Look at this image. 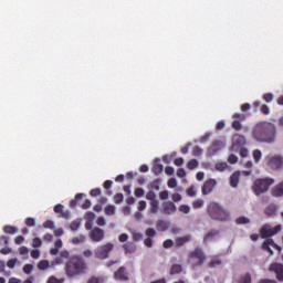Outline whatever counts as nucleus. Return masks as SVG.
Instances as JSON below:
<instances>
[{"label":"nucleus","mask_w":283,"mask_h":283,"mask_svg":"<svg viewBox=\"0 0 283 283\" xmlns=\"http://www.w3.org/2000/svg\"><path fill=\"white\" fill-rule=\"evenodd\" d=\"M224 148V143L220 140H216L212 143V145L208 148L209 156H216L218 151Z\"/></svg>","instance_id":"4468645a"},{"label":"nucleus","mask_w":283,"mask_h":283,"mask_svg":"<svg viewBox=\"0 0 283 283\" xmlns=\"http://www.w3.org/2000/svg\"><path fill=\"white\" fill-rule=\"evenodd\" d=\"M238 185H240V171H234L230 176V187L238 188Z\"/></svg>","instance_id":"6ab92c4d"},{"label":"nucleus","mask_w":283,"mask_h":283,"mask_svg":"<svg viewBox=\"0 0 283 283\" xmlns=\"http://www.w3.org/2000/svg\"><path fill=\"white\" fill-rule=\"evenodd\" d=\"M105 214L106 216H115L116 214V207L108 205L105 207Z\"/></svg>","instance_id":"a878e982"},{"label":"nucleus","mask_w":283,"mask_h":283,"mask_svg":"<svg viewBox=\"0 0 283 283\" xmlns=\"http://www.w3.org/2000/svg\"><path fill=\"white\" fill-rule=\"evenodd\" d=\"M146 199L147 200H150V202H155L156 201V192H154V191H148L147 193H146Z\"/></svg>","instance_id":"37998d69"},{"label":"nucleus","mask_w":283,"mask_h":283,"mask_svg":"<svg viewBox=\"0 0 283 283\" xmlns=\"http://www.w3.org/2000/svg\"><path fill=\"white\" fill-rule=\"evenodd\" d=\"M216 169L217 171H224V169H227V167H229V165L227 163H218L216 164Z\"/></svg>","instance_id":"58836bf2"},{"label":"nucleus","mask_w":283,"mask_h":283,"mask_svg":"<svg viewBox=\"0 0 283 283\" xmlns=\"http://www.w3.org/2000/svg\"><path fill=\"white\" fill-rule=\"evenodd\" d=\"M63 279H56L55 276H50L46 281V283H63Z\"/></svg>","instance_id":"8fccbe9b"},{"label":"nucleus","mask_w":283,"mask_h":283,"mask_svg":"<svg viewBox=\"0 0 283 283\" xmlns=\"http://www.w3.org/2000/svg\"><path fill=\"white\" fill-rule=\"evenodd\" d=\"M71 231H78V229H81V221L78 220H74L71 222Z\"/></svg>","instance_id":"72a5a7b5"},{"label":"nucleus","mask_w":283,"mask_h":283,"mask_svg":"<svg viewBox=\"0 0 283 283\" xmlns=\"http://www.w3.org/2000/svg\"><path fill=\"white\" fill-rule=\"evenodd\" d=\"M271 185H275V179H256L252 185V191H254L255 196H262V193H266V191H269Z\"/></svg>","instance_id":"20e7f679"},{"label":"nucleus","mask_w":283,"mask_h":283,"mask_svg":"<svg viewBox=\"0 0 283 283\" xmlns=\"http://www.w3.org/2000/svg\"><path fill=\"white\" fill-rule=\"evenodd\" d=\"M65 272L69 277H75V275H85L87 273V262L81 256H74L65 264Z\"/></svg>","instance_id":"f03ea898"},{"label":"nucleus","mask_w":283,"mask_h":283,"mask_svg":"<svg viewBox=\"0 0 283 283\" xmlns=\"http://www.w3.org/2000/svg\"><path fill=\"white\" fill-rule=\"evenodd\" d=\"M44 229H54V221L48 220L43 223Z\"/></svg>","instance_id":"680f3d73"},{"label":"nucleus","mask_w":283,"mask_h":283,"mask_svg":"<svg viewBox=\"0 0 283 283\" xmlns=\"http://www.w3.org/2000/svg\"><path fill=\"white\" fill-rule=\"evenodd\" d=\"M187 242H191V235H189V234L179 237L175 240L176 247H185V244H187Z\"/></svg>","instance_id":"aec40b11"},{"label":"nucleus","mask_w":283,"mask_h":283,"mask_svg":"<svg viewBox=\"0 0 283 283\" xmlns=\"http://www.w3.org/2000/svg\"><path fill=\"white\" fill-rule=\"evenodd\" d=\"M72 244H83V242H85V237L80 235V237H75L71 240Z\"/></svg>","instance_id":"f704fd0d"},{"label":"nucleus","mask_w":283,"mask_h":283,"mask_svg":"<svg viewBox=\"0 0 283 283\" xmlns=\"http://www.w3.org/2000/svg\"><path fill=\"white\" fill-rule=\"evenodd\" d=\"M177 186H178V181L176 180V178H170V179L168 180V187H169L170 189H176Z\"/></svg>","instance_id":"de8ad7c7"},{"label":"nucleus","mask_w":283,"mask_h":283,"mask_svg":"<svg viewBox=\"0 0 283 283\" xmlns=\"http://www.w3.org/2000/svg\"><path fill=\"white\" fill-rule=\"evenodd\" d=\"M193 209H202L205 207V200L202 199H197L192 202Z\"/></svg>","instance_id":"2f4dec72"},{"label":"nucleus","mask_w":283,"mask_h":283,"mask_svg":"<svg viewBox=\"0 0 283 283\" xmlns=\"http://www.w3.org/2000/svg\"><path fill=\"white\" fill-rule=\"evenodd\" d=\"M146 235H147V238H156V230L154 229V228H148V229H146Z\"/></svg>","instance_id":"79ce46f5"},{"label":"nucleus","mask_w":283,"mask_h":283,"mask_svg":"<svg viewBox=\"0 0 283 283\" xmlns=\"http://www.w3.org/2000/svg\"><path fill=\"white\" fill-rule=\"evenodd\" d=\"M263 101H265V103H271L273 101V94L272 93L264 94Z\"/></svg>","instance_id":"13d9d810"},{"label":"nucleus","mask_w":283,"mask_h":283,"mask_svg":"<svg viewBox=\"0 0 283 283\" xmlns=\"http://www.w3.org/2000/svg\"><path fill=\"white\" fill-rule=\"evenodd\" d=\"M34 269V265L33 264H25L23 266V272L27 274V275H30V273H32Z\"/></svg>","instance_id":"c03bdc74"},{"label":"nucleus","mask_w":283,"mask_h":283,"mask_svg":"<svg viewBox=\"0 0 283 283\" xmlns=\"http://www.w3.org/2000/svg\"><path fill=\"white\" fill-rule=\"evenodd\" d=\"M167 229H169L167 222L163 220L157 221V231H167Z\"/></svg>","instance_id":"c85d7f7f"},{"label":"nucleus","mask_w":283,"mask_h":283,"mask_svg":"<svg viewBox=\"0 0 283 283\" xmlns=\"http://www.w3.org/2000/svg\"><path fill=\"white\" fill-rule=\"evenodd\" d=\"M260 109L264 114V116H269L270 109H269V106L266 104H262Z\"/></svg>","instance_id":"6e6d98bb"},{"label":"nucleus","mask_w":283,"mask_h":283,"mask_svg":"<svg viewBox=\"0 0 283 283\" xmlns=\"http://www.w3.org/2000/svg\"><path fill=\"white\" fill-rule=\"evenodd\" d=\"M271 247H273V249H277L279 253L282 252V248H280V245H277L273 239H268L262 243L263 251H268L270 255H273V250H271Z\"/></svg>","instance_id":"9b49d317"},{"label":"nucleus","mask_w":283,"mask_h":283,"mask_svg":"<svg viewBox=\"0 0 283 283\" xmlns=\"http://www.w3.org/2000/svg\"><path fill=\"white\" fill-rule=\"evenodd\" d=\"M244 145H247L244 135L237 134L233 136V147H242Z\"/></svg>","instance_id":"f3484780"},{"label":"nucleus","mask_w":283,"mask_h":283,"mask_svg":"<svg viewBox=\"0 0 283 283\" xmlns=\"http://www.w3.org/2000/svg\"><path fill=\"white\" fill-rule=\"evenodd\" d=\"M280 231H282V224H277L274 228L270 224H264L260 230V235L263 240H268V238H273V235H277Z\"/></svg>","instance_id":"0eeeda50"},{"label":"nucleus","mask_w":283,"mask_h":283,"mask_svg":"<svg viewBox=\"0 0 283 283\" xmlns=\"http://www.w3.org/2000/svg\"><path fill=\"white\" fill-rule=\"evenodd\" d=\"M275 134V125L266 120L256 123L252 129V137L258 143H273Z\"/></svg>","instance_id":"f257e3e1"},{"label":"nucleus","mask_w":283,"mask_h":283,"mask_svg":"<svg viewBox=\"0 0 283 283\" xmlns=\"http://www.w3.org/2000/svg\"><path fill=\"white\" fill-rule=\"evenodd\" d=\"M232 129H235V132H240L242 129V123L234 119L232 122Z\"/></svg>","instance_id":"ea45409f"},{"label":"nucleus","mask_w":283,"mask_h":283,"mask_svg":"<svg viewBox=\"0 0 283 283\" xmlns=\"http://www.w3.org/2000/svg\"><path fill=\"white\" fill-rule=\"evenodd\" d=\"M135 196L136 198H143V196H145V190L143 188H136Z\"/></svg>","instance_id":"864d4df0"},{"label":"nucleus","mask_w":283,"mask_h":283,"mask_svg":"<svg viewBox=\"0 0 283 283\" xmlns=\"http://www.w3.org/2000/svg\"><path fill=\"white\" fill-rule=\"evenodd\" d=\"M124 196H123V193H116L115 196H114V202H115V205H120V202H123V200H124Z\"/></svg>","instance_id":"a19ab883"},{"label":"nucleus","mask_w":283,"mask_h":283,"mask_svg":"<svg viewBox=\"0 0 283 283\" xmlns=\"http://www.w3.org/2000/svg\"><path fill=\"white\" fill-rule=\"evenodd\" d=\"M85 218L88 222H94L96 214H94V212H86Z\"/></svg>","instance_id":"4d7b16f0"},{"label":"nucleus","mask_w":283,"mask_h":283,"mask_svg":"<svg viewBox=\"0 0 283 283\" xmlns=\"http://www.w3.org/2000/svg\"><path fill=\"white\" fill-rule=\"evenodd\" d=\"M237 224H250L251 223V219L247 218V217H239L235 220Z\"/></svg>","instance_id":"7c9ffc66"},{"label":"nucleus","mask_w":283,"mask_h":283,"mask_svg":"<svg viewBox=\"0 0 283 283\" xmlns=\"http://www.w3.org/2000/svg\"><path fill=\"white\" fill-rule=\"evenodd\" d=\"M207 213L211 220H217L218 222H229L231 218L229 210L224 209L220 203L216 201L208 203Z\"/></svg>","instance_id":"7ed1b4c3"},{"label":"nucleus","mask_w":283,"mask_h":283,"mask_svg":"<svg viewBox=\"0 0 283 283\" xmlns=\"http://www.w3.org/2000/svg\"><path fill=\"white\" fill-rule=\"evenodd\" d=\"M232 118H235L234 120H239L240 123H242V120H247V115L235 113L232 115Z\"/></svg>","instance_id":"4c0bfd02"},{"label":"nucleus","mask_w":283,"mask_h":283,"mask_svg":"<svg viewBox=\"0 0 283 283\" xmlns=\"http://www.w3.org/2000/svg\"><path fill=\"white\" fill-rule=\"evenodd\" d=\"M50 268V262L48 260H42L38 263V269L40 271H45L46 269Z\"/></svg>","instance_id":"bb28decb"},{"label":"nucleus","mask_w":283,"mask_h":283,"mask_svg":"<svg viewBox=\"0 0 283 283\" xmlns=\"http://www.w3.org/2000/svg\"><path fill=\"white\" fill-rule=\"evenodd\" d=\"M163 165L160 164V159H158L154 166H153V174H155V176H160V174H163Z\"/></svg>","instance_id":"5701e85b"},{"label":"nucleus","mask_w":283,"mask_h":283,"mask_svg":"<svg viewBox=\"0 0 283 283\" xmlns=\"http://www.w3.org/2000/svg\"><path fill=\"white\" fill-rule=\"evenodd\" d=\"M90 196H92V198H98V196H101V188L92 189Z\"/></svg>","instance_id":"49530a36"},{"label":"nucleus","mask_w":283,"mask_h":283,"mask_svg":"<svg viewBox=\"0 0 283 283\" xmlns=\"http://www.w3.org/2000/svg\"><path fill=\"white\" fill-rule=\"evenodd\" d=\"M252 156L254 158V163H258L262 159V151L260 149H255L253 150Z\"/></svg>","instance_id":"473e14b6"},{"label":"nucleus","mask_w":283,"mask_h":283,"mask_svg":"<svg viewBox=\"0 0 283 283\" xmlns=\"http://www.w3.org/2000/svg\"><path fill=\"white\" fill-rule=\"evenodd\" d=\"M179 211H180L181 213H189V211H191V208H190L188 205H181V206L179 207Z\"/></svg>","instance_id":"3c124183"},{"label":"nucleus","mask_w":283,"mask_h":283,"mask_svg":"<svg viewBox=\"0 0 283 283\" xmlns=\"http://www.w3.org/2000/svg\"><path fill=\"white\" fill-rule=\"evenodd\" d=\"M105 280L103 279V276H91L87 280V283H104Z\"/></svg>","instance_id":"c756f323"},{"label":"nucleus","mask_w":283,"mask_h":283,"mask_svg":"<svg viewBox=\"0 0 283 283\" xmlns=\"http://www.w3.org/2000/svg\"><path fill=\"white\" fill-rule=\"evenodd\" d=\"M78 200H83V193L75 195V198L70 201L71 209L76 208Z\"/></svg>","instance_id":"b1692460"},{"label":"nucleus","mask_w":283,"mask_h":283,"mask_svg":"<svg viewBox=\"0 0 283 283\" xmlns=\"http://www.w3.org/2000/svg\"><path fill=\"white\" fill-rule=\"evenodd\" d=\"M39 247H41V239L34 238L33 242H32V248L33 249H39Z\"/></svg>","instance_id":"e2e57ef3"},{"label":"nucleus","mask_w":283,"mask_h":283,"mask_svg":"<svg viewBox=\"0 0 283 283\" xmlns=\"http://www.w3.org/2000/svg\"><path fill=\"white\" fill-rule=\"evenodd\" d=\"M112 251H114V244L108 242L103 245H98L94 250V255L97 260H107L109 259Z\"/></svg>","instance_id":"423d86ee"},{"label":"nucleus","mask_w":283,"mask_h":283,"mask_svg":"<svg viewBox=\"0 0 283 283\" xmlns=\"http://www.w3.org/2000/svg\"><path fill=\"white\" fill-rule=\"evenodd\" d=\"M178 273H182V265L174 264L170 269V275H178Z\"/></svg>","instance_id":"393cba45"},{"label":"nucleus","mask_w":283,"mask_h":283,"mask_svg":"<svg viewBox=\"0 0 283 283\" xmlns=\"http://www.w3.org/2000/svg\"><path fill=\"white\" fill-rule=\"evenodd\" d=\"M264 214L266 218H275L277 216V205L275 203H270L265 209H264Z\"/></svg>","instance_id":"dca6fc26"},{"label":"nucleus","mask_w":283,"mask_h":283,"mask_svg":"<svg viewBox=\"0 0 283 283\" xmlns=\"http://www.w3.org/2000/svg\"><path fill=\"white\" fill-rule=\"evenodd\" d=\"M144 244H145V247H147L148 249H151V247H154V240H151V238H146L145 240H144Z\"/></svg>","instance_id":"5fc2aeb1"},{"label":"nucleus","mask_w":283,"mask_h":283,"mask_svg":"<svg viewBox=\"0 0 283 283\" xmlns=\"http://www.w3.org/2000/svg\"><path fill=\"white\" fill-rule=\"evenodd\" d=\"M178 178H185L187 176V171H185V168H179L177 170Z\"/></svg>","instance_id":"69168bd1"},{"label":"nucleus","mask_w":283,"mask_h":283,"mask_svg":"<svg viewBox=\"0 0 283 283\" xmlns=\"http://www.w3.org/2000/svg\"><path fill=\"white\" fill-rule=\"evenodd\" d=\"M205 260H207V255L205 254V251H202V249L200 248H196L189 253L188 262L192 269H196L197 266H202V264H205Z\"/></svg>","instance_id":"39448f33"},{"label":"nucleus","mask_w":283,"mask_h":283,"mask_svg":"<svg viewBox=\"0 0 283 283\" xmlns=\"http://www.w3.org/2000/svg\"><path fill=\"white\" fill-rule=\"evenodd\" d=\"M228 163H230V165H235V163H238V156L234 154L229 155Z\"/></svg>","instance_id":"603ef678"},{"label":"nucleus","mask_w":283,"mask_h":283,"mask_svg":"<svg viewBox=\"0 0 283 283\" xmlns=\"http://www.w3.org/2000/svg\"><path fill=\"white\" fill-rule=\"evenodd\" d=\"M240 283H251V274H245L241 277Z\"/></svg>","instance_id":"338daca9"},{"label":"nucleus","mask_w":283,"mask_h":283,"mask_svg":"<svg viewBox=\"0 0 283 283\" xmlns=\"http://www.w3.org/2000/svg\"><path fill=\"white\" fill-rule=\"evenodd\" d=\"M216 185H218V182L216 181V179H209L207 180L202 188H201V193L202 196H209V193H211L213 191V189L216 188Z\"/></svg>","instance_id":"f8f14e48"},{"label":"nucleus","mask_w":283,"mask_h":283,"mask_svg":"<svg viewBox=\"0 0 283 283\" xmlns=\"http://www.w3.org/2000/svg\"><path fill=\"white\" fill-rule=\"evenodd\" d=\"M171 200L174 202H180V200H182V196L180 193H172L171 195Z\"/></svg>","instance_id":"052dcab7"},{"label":"nucleus","mask_w":283,"mask_h":283,"mask_svg":"<svg viewBox=\"0 0 283 283\" xmlns=\"http://www.w3.org/2000/svg\"><path fill=\"white\" fill-rule=\"evenodd\" d=\"M176 211H177V208L175 202L166 201L163 203V212L166 216H171L172 213H176Z\"/></svg>","instance_id":"2eb2a0df"},{"label":"nucleus","mask_w":283,"mask_h":283,"mask_svg":"<svg viewBox=\"0 0 283 283\" xmlns=\"http://www.w3.org/2000/svg\"><path fill=\"white\" fill-rule=\"evenodd\" d=\"M4 233H8L9 235H14L17 233V227L14 226H6L3 228Z\"/></svg>","instance_id":"cd10ccee"},{"label":"nucleus","mask_w":283,"mask_h":283,"mask_svg":"<svg viewBox=\"0 0 283 283\" xmlns=\"http://www.w3.org/2000/svg\"><path fill=\"white\" fill-rule=\"evenodd\" d=\"M271 193L274 198H282L283 196V181L274 186L271 190Z\"/></svg>","instance_id":"a211bd4d"},{"label":"nucleus","mask_w":283,"mask_h":283,"mask_svg":"<svg viewBox=\"0 0 283 283\" xmlns=\"http://www.w3.org/2000/svg\"><path fill=\"white\" fill-rule=\"evenodd\" d=\"M188 169L193 170L198 167V160L197 159H190L187 164Z\"/></svg>","instance_id":"c9c22d12"},{"label":"nucleus","mask_w":283,"mask_h":283,"mask_svg":"<svg viewBox=\"0 0 283 283\" xmlns=\"http://www.w3.org/2000/svg\"><path fill=\"white\" fill-rule=\"evenodd\" d=\"M19 262L18 259H10L8 262H7V266L8 269H14V266H17V263Z\"/></svg>","instance_id":"a18cd8bd"},{"label":"nucleus","mask_w":283,"mask_h":283,"mask_svg":"<svg viewBox=\"0 0 283 283\" xmlns=\"http://www.w3.org/2000/svg\"><path fill=\"white\" fill-rule=\"evenodd\" d=\"M202 155V148L196 146L192 149V156H201Z\"/></svg>","instance_id":"bf43d9fd"},{"label":"nucleus","mask_w":283,"mask_h":283,"mask_svg":"<svg viewBox=\"0 0 283 283\" xmlns=\"http://www.w3.org/2000/svg\"><path fill=\"white\" fill-rule=\"evenodd\" d=\"M133 240L135 242H139V240H143V234L140 232H134L133 233Z\"/></svg>","instance_id":"0e129e2a"},{"label":"nucleus","mask_w":283,"mask_h":283,"mask_svg":"<svg viewBox=\"0 0 283 283\" xmlns=\"http://www.w3.org/2000/svg\"><path fill=\"white\" fill-rule=\"evenodd\" d=\"M88 235L92 242H103V240L105 239V230L95 227Z\"/></svg>","instance_id":"9d476101"},{"label":"nucleus","mask_w":283,"mask_h":283,"mask_svg":"<svg viewBox=\"0 0 283 283\" xmlns=\"http://www.w3.org/2000/svg\"><path fill=\"white\" fill-rule=\"evenodd\" d=\"M114 280L117 282H129V272H127V268L119 266L113 274Z\"/></svg>","instance_id":"1a4fd4ad"},{"label":"nucleus","mask_w":283,"mask_h":283,"mask_svg":"<svg viewBox=\"0 0 283 283\" xmlns=\"http://www.w3.org/2000/svg\"><path fill=\"white\" fill-rule=\"evenodd\" d=\"M150 213H158V200L150 201Z\"/></svg>","instance_id":"e433bc0d"},{"label":"nucleus","mask_w":283,"mask_h":283,"mask_svg":"<svg viewBox=\"0 0 283 283\" xmlns=\"http://www.w3.org/2000/svg\"><path fill=\"white\" fill-rule=\"evenodd\" d=\"M62 211H63V205L57 203V205L54 206V212L55 213H60L61 214Z\"/></svg>","instance_id":"774afa93"},{"label":"nucleus","mask_w":283,"mask_h":283,"mask_svg":"<svg viewBox=\"0 0 283 283\" xmlns=\"http://www.w3.org/2000/svg\"><path fill=\"white\" fill-rule=\"evenodd\" d=\"M123 249H124L126 255H129L132 253H136V243H132V242L130 243H125L123 245Z\"/></svg>","instance_id":"4be33fe9"},{"label":"nucleus","mask_w":283,"mask_h":283,"mask_svg":"<svg viewBox=\"0 0 283 283\" xmlns=\"http://www.w3.org/2000/svg\"><path fill=\"white\" fill-rule=\"evenodd\" d=\"M266 165L273 171H280L283 168V157L282 155H272L265 157Z\"/></svg>","instance_id":"6e6552de"},{"label":"nucleus","mask_w":283,"mask_h":283,"mask_svg":"<svg viewBox=\"0 0 283 283\" xmlns=\"http://www.w3.org/2000/svg\"><path fill=\"white\" fill-rule=\"evenodd\" d=\"M220 235L219 230H210L203 238V242H211V240H216Z\"/></svg>","instance_id":"412c9836"},{"label":"nucleus","mask_w":283,"mask_h":283,"mask_svg":"<svg viewBox=\"0 0 283 283\" xmlns=\"http://www.w3.org/2000/svg\"><path fill=\"white\" fill-rule=\"evenodd\" d=\"M164 249H171L174 247V241L171 239H167L163 243Z\"/></svg>","instance_id":"09e8293b"},{"label":"nucleus","mask_w":283,"mask_h":283,"mask_svg":"<svg viewBox=\"0 0 283 283\" xmlns=\"http://www.w3.org/2000/svg\"><path fill=\"white\" fill-rule=\"evenodd\" d=\"M269 270L275 273L276 280H279V282H283V264L282 263H272Z\"/></svg>","instance_id":"ddd939ff"}]
</instances>
